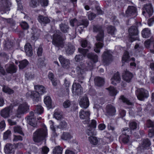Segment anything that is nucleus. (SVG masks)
Segmentation results:
<instances>
[{
  "label": "nucleus",
  "mask_w": 154,
  "mask_h": 154,
  "mask_svg": "<svg viewBox=\"0 0 154 154\" xmlns=\"http://www.w3.org/2000/svg\"><path fill=\"white\" fill-rule=\"evenodd\" d=\"M47 136L48 132L46 128H39L33 133L32 139L35 142L39 143L43 140Z\"/></svg>",
  "instance_id": "obj_1"
},
{
  "label": "nucleus",
  "mask_w": 154,
  "mask_h": 154,
  "mask_svg": "<svg viewBox=\"0 0 154 154\" xmlns=\"http://www.w3.org/2000/svg\"><path fill=\"white\" fill-rule=\"evenodd\" d=\"M52 43L55 47L62 48L64 46L62 40V33L59 30L56 31L53 36Z\"/></svg>",
  "instance_id": "obj_2"
},
{
  "label": "nucleus",
  "mask_w": 154,
  "mask_h": 154,
  "mask_svg": "<svg viewBox=\"0 0 154 154\" xmlns=\"http://www.w3.org/2000/svg\"><path fill=\"white\" fill-rule=\"evenodd\" d=\"M93 68L91 62L89 61L86 63L82 62L80 65L76 68L77 72L79 75L82 74L85 71L91 70Z\"/></svg>",
  "instance_id": "obj_3"
},
{
  "label": "nucleus",
  "mask_w": 154,
  "mask_h": 154,
  "mask_svg": "<svg viewBox=\"0 0 154 154\" xmlns=\"http://www.w3.org/2000/svg\"><path fill=\"white\" fill-rule=\"evenodd\" d=\"M128 32L131 42L136 40H139L138 36V31L136 26H133L131 27L128 29Z\"/></svg>",
  "instance_id": "obj_4"
},
{
  "label": "nucleus",
  "mask_w": 154,
  "mask_h": 154,
  "mask_svg": "<svg viewBox=\"0 0 154 154\" xmlns=\"http://www.w3.org/2000/svg\"><path fill=\"white\" fill-rule=\"evenodd\" d=\"M12 3L10 0H0V11L4 13L10 10Z\"/></svg>",
  "instance_id": "obj_5"
},
{
  "label": "nucleus",
  "mask_w": 154,
  "mask_h": 154,
  "mask_svg": "<svg viewBox=\"0 0 154 154\" xmlns=\"http://www.w3.org/2000/svg\"><path fill=\"white\" fill-rule=\"evenodd\" d=\"M112 52L110 50L104 51L102 55L103 61L106 65H108L112 60Z\"/></svg>",
  "instance_id": "obj_6"
},
{
  "label": "nucleus",
  "mask_w": 154,
  "mask_h": 154,
  "mask_svg": "<svg viewBox=\"0 0 154 154\" xmlns=\"http://www.w3.org/2000/svg\"><path fill=\"white\" fill-rule=\"evenodd\" d=\"M29 110V106L26 103L20 104L18 107L16 113L17 117H20V115L26 113Z\"/></svg>",
  "instance_id": "obj_7"
},
{
  "label": "nucleus",
  "mask_w": 154,
  "mask_h": 154,
  "mask_svg": "<svg viewBox=\"0 0 154 154\" xmlns=\"http://www.w3.org/2000/svg\"><path fill=\"white\" fill-rule=\"evenodd\" d=\"M93 31L94 32H99L97 37V40L98 41H102L104 36L103 30L102 26L99 25H94L93 26Z\"/></svg>",
  "instance_id": "obj_8"
},
{
  "label": "nucleus",
  "mask_w": 154,
  "mask_h": 154,
  "mask_svg": "<svg viewBox=\"0 0 154 154\" xmlns=\"http://www.w3.org/2000/svg\"><path fill=\"white\" fill-rule=\"evenodd\" d=\"M90 112L84 110H81L79 112V116L80 118L82 119H85L83 122L84 124L88 123L89 119Z\"/></svg>",
  "instance_id": "obj_9"
},
{
  "label": "nucleus",
  "mask_w": 154,
  "mask_h": 154,
  "mask_svg": "<svg viewBox=\"0 0 154 154\" xmlns=\"http://www.w3.org/2000/svg\"><path fill=\"white\" fill-rule=\"evenodd\" d=\"M137 9L134 6H129L126 11L125 15L126 17H134L137 15Z\"/></svg>",
  "instance_id": "obj_10"
},
{
  "label": "nucleus",
  "mask_w": 154,
  "mask_h": 154,
  "mask_svg": "<svg viewBox=\"0 0 154 154\" xmlns=\"http://www.w3.org/2000/svg\"><path fill=\"white\" fill-rule=\"evenodd\" d=\"M138 93L137 94V97L138 100H143L149 96L148 91L143 88H141L138 90Z\"/></svg>",
  "instance_id": "obj_11"
},
{
  "label": "nucleus",
  "mask_w": 154,
  "mask_h": 154,
  "mask_svg": "<svg viewBox=\"0 0 154 154\" xmlns=\"http://www.w3.org/2000/svg\"><path fill=\"white\" fill-rule=\"evenodd\" d=\"M72 92L75 93L79 95L82 93V90L81 85L79 83L74 82L72 86Z\"/></svg>",
  "instance_id": "obj_12"
},
{
  "label": "nucleus",
  "mask_w": 154,
  "mask_h": 154,
  "mask_svg": "<svg viewBox=\"0 0 154 154\" xmlns=\"http://www.w3.org/2000/svg\"><path fill=\"white\" fill-rule=\"evenodd\" d=\"M147 125L148 128H151L149 131L148 136L150 137L154 136V121H152L150 119L147 121Z\"/></svg>",
  "instance_id": "obj_13"
},
{
  "label": "nucleus",
  "mask_w": 154,
  "mask_h": 154,
  "mask_svg": "<svg viewBox=\"0 0 154 154\" xmlns=\"http://www.w3.org/2000/svg\"><path fill=\"white\" fill-rule=\"evenodd\" d=\"M15 146L11 143L7 144L4 150L6 154H14L15 150Z\"/></svg>",
  "instance_id": "obj_14"
},
{
  "label": "nucleus",
  "mask_w": 154,
  "mask_h": 154,
  "mask_svg": "<svg viewBox=\"0 0 154 154\" xmlns=\"http://www.w3.org/2000/svg\"><path fill=\"white\" fill-rule=\"evenodd\" d=\"M143 11L142 12V14L145 15L146 11V13L149 14V16L152 15L153 13V10L150 4H146L144 5L143 8Z\"/></svg>",
  "instance_id": "obj_15"
},
{
  "label": "nucleus",
  "mask_w": 154,
  "mask_h": 154,
  "mask_svg": "<svg viewBox=\"0 0 154 154\" xmlns=\"http://www.w3.org/2000/svg\"><path fill=\"white\" fill-rule=\"evenodd\" d=\"M116 110L115 107L111 104L108 105L106 107V115L108 116L115 115Z\"/></svg>",
  "instance_id": "obj_16"
},
{
  "label": "nucleus",
  "mask_w": 154,
  "mask_h": 154,
  "mask_svg": "<svg viewBox=\"0 0 154 154\" xmlns=\"http://www.w3.org/2000/svg\"><path fill=\"white\" fill-rule=\"evenodd\" d=\"M121 80L120 75L119 72L114 74L111 79V83L116 85L117 83H119Z\"/></svg>",
  "instance_id": "obj_17"
},
{
  "label": "nucleus",
  "mask_w": 154,
  "mask_h": 154,
  "mask_svg": "<svg viewBox=\"0 0 154 154\" xmlns=\"http://www.w3.org/2000/svg\"><path fill=\"white\" fill-rule=\"evenodd\" d=\"M79 104L82 107L85 109L87 108L88 107L89 104L88 97L86 96L83 97L80 100Z\"/></svg>",
  "instance_id": "obj_18"
},
{
  "label": "nucleus",
  "mask_w": 154,
  "mask_h": 154,
  "mask_svg": "<svg viewBox=\"0 0 154 154\" xmlns=\"http://www.w3.org/2000/svg\"><path fill=\"white\" fill-rule=\"evenodd\" d=\"M59 60L63 68H68L69 67L70 62L69 60L65 59L62 56H60Z\"/></svg>",
  "instance_id": "obj_19"
},
{
  "label": "nucleus",
  "mask_w": 154,
  "mask_h": 154,
  "mask_svg": "<svg viewBox=\"0 0 154 154\" xmlns=\"http://www.w3.org/2000/svg\"><path fill=\"white\" fill-rule=\"evenodd\" d=\"M34 113L33 112H31L29 116L27 118V122L31 125L34 127L35 126V119L33 117Z\"/></svg>",
  "instance_id": "obj_20"
},
{
  "label": "nucleus",
  "mask_w": 154,
  "mask_h": 154,
  "mask_svg": "<svg viewBox=\"0 0 154 154\" xmlns=\"http://www.w3.org/2000/svg\"><path fill=\"white\" fill-rule=\"evenodd\" d=\"M11 109L12 107L11 106L5 108L1 111V116L5 118L8 117L9 116L10 112Z\"/></svg>",
  "instance_id": "obj_21"
},
{
  "label": "nucleus",
  "mask_w": 154,
  "mask_h": 154,
  "mask_svg": "<svg viewBox=\"0 0 154 154\" xmlns=\"http://www.w3.org/2000/svg\"><path fill=\"white\" fill-rule=\"evenodd\" d=\"M38 20L42 24H46L50 22V19L48 17L40 15L38 16Z\"/></svg>",
  "instance_id": "obj_22"
},
{
  "label": "nucleus",
  "mask_w": 154,
  "mask_h": 154,
  "mask_svg": "<svg viewBox=\"0 0 154 154\" xmlns=\"http://www.w3.org/2000/svg\"><path fill=\"white\" fill-rule=\"evenodd\" d=\"M6 72L9 73H13L16 72L17 68L14 64H10L5 66Z\"/></svg>",
  "instance_id": "obj_23"
},
{
  "label": "nucleus",
  "mask_w": 154,
  "mask_h": 154,
  "mask_svg": "<svg viewBox=\"0 0 154 154\" xmlns=\"http://www.w3.org/2000/svg\"><path fill=\"white\" fill-rule=\"evenodd\" d=\"M132 77V74L127 70L125 71V72L122 75L123 80L128 82H130Z\"/></svg>",
  "instance_id": "obj_24"
},
{
  "label": "nucleus",
  "mask_w": 154,
  "mask_h": 154,
  "mask_svg": "<svg viewBox=\"0 0 154 154\" xmlns=\"http://www.w3.org/2000/svg\"><path fill=\"white\" fill-rule=\"evenodd\" d=\"M141 146L143 148L147 149L151 145V141L148 138L144 139L141 140Z\"/></svg>",
  "instance_id": "obj_25"
},
{
  "label": "nucleus",
  "mask_w": 154,
  "mask_h": 154,
  "mask_svg": "<svg viewBox=\"0 0 154 154\" xmlns=\"http://www.w3.org/2000/svg\"><path fill=\"white\" fill-rule=\"evenodd\" d=\"M24 48L26 55L29 57L32 56L33 54V53L30 44L29 43L26 44Z\"/></svg>",
  "instance_id": "obj_26"
},
{
  "label": "nucleus",
  "mask_w": 154,
  "mask_h": 154,
  "mask_svg": "<svg viewBox=\"0 0 154 154\" xmlns=\"http://www.w3.org/2000/svg\"><path fill=\"white\" fill-rule=\"evenodd\" d=\"M66 53L68 54H72L75 50V47L70 43H68L65 47Z\"/></svg>",
  "instance_id": "obj_27"
},
{
  "label": "nucleus",
  "mask_w": 154,
  "mask_h": 154,
  "mask_svg": "<svg viewBox=\"0 0 154 154\" xmlns=\"http://www.w3.org/2000/svg\"><path fill=\"white\" fill-rule=\"evenodd\" d=\"M34 88L35 91L41 95L46 92L45 88L42 85H35Z\"/></svg>",
  "instance_id": "obj_28"
},
{
  "label": "nucleus",
  "mask_w": 154,
  "mask_h": 154,
  "mask_svg": "<svg viewBox=\"0 0 154 154\" xmlns=\"http://www.w3.org/2000/svg\"><path fill=\"white\" fill-rule=\"evenodd\" d=\"M94 81L95 85L99 87L103 86L104 83V79L99 77H96Z\"/></svg>",
  "instance_id": "obj_29"
},
{
  "label": "nucleus",
  "mask_w": 154,
  "mask_h": 154,
  "mask_svg": "<svg viewBox=\"0 0 154 154\" xmlns=\"http://www.w3.org/2000/svg\"><path fill=\"white\" fill-rule=\"evenodd\" d=\"M41 95L36 91L31 92L30 98H32L34 101L37 102L39 100V96Z\"/></svg>",
  "instance_id": "obj_30"
},
{
  "label": "nucleus",
  "mask_w": 154,
  "mask_h": 154,
  "mask_svg": "<svg viewBox=\"0 0 154 154\" xmlns=\"http://www.w3.org/2000/svg\"><path fill=\"white\" fill-rule=\"evenodd\" d=\"M88 24V22L87 19L82 20L80 22L77 24L78 28H82V29L85 27H86Z\"/></svg>",
  "instance_id": "obj_31"
},
{
  "label": "nucleus",
  "mask_w": 154,
  "mask_h": 154,
  "mask_svg": "<svg viewBox=\"0 0 154 154\" xmlns=\"http://www.w3.org/2000/svg\"><path fill=\"white\" fill-rule=\"evenodd\" d=\"M60 28L61 30L64 33H67L69 30V27L65 23H61L60 25Z\"/></svg>",
  "instance_id": "obj_32"
},
{
  "label": "nucleus",
  "mask_w": 154,
  "mask_h": 154,
  "mask_svg": "<svg viewBox=\"0 0 154 154\" xmlns=\"http://www.w3.org/2000/svg\"><path fill=\"white\" fill-rule=\"evenodd\" d=\"M129 57L130 56L129 53L127 51H125V52L122 58V66L124 65L125 62H126L128 61Z\"/></svg>",
  "instance_id": "obj_33"
},
{
  "label": "nucleus",
  "mask_w": 154,
  "mask_h": 154,
  "mask_svg": "<svg viewBox=\"0 0 154 154\" xmlns=\"http://www.w3.org/2000/svg\"><path fill=\"white\" fill-rule=\"evenodd\" d=\"M142 35L143 38H148L151 35L150 31L148 28H145L142 30Z\"/></svg>",
  "instance_id": "obj_34"
},
{
  "label": "nucleus",
  "mask_w": 154,
  "mask_h": 154,
  "mask_svg": "<svg viewBox=\"0 0 154 154\" xmlns=\"http://www.w3.org/2000/svg\"><path fill=\"white\" fill-rule=\"evenodd\" d=\"M40 0H31L29 6L33 8H35L39 6Z\"/></svg>",
  "instance_id": "obj_35"
},
{
  "label": "nucleus",
  "mask_w": 154,
  "mask_h": 154,
  "mask_svg": "<svg viewBox=\"0 0 154 154\" xmlns=\"http://www.w3.org/2000/svg\"><path fill=\"white\" fill-rule=\"evenodd\" d=\"M44 102L49 108L51 107V100L49 96L46 97L44 99Z\"/></svg>",
  "instance_id": "obj_36"
},
{
  "label": "nucleus",
  "mask_w": 154,
  "mask_h": 154,
  "mask_svg": "<svg viewBox=\"0 0 154 154\" xmlns=\"http://www.w3.org/2000/svg\"><path fill=\"white\" fill-rule=\"evenodd\" d=\"M87 57L92 60L94 62H97L98 61L97 55L92 53H88L87 55Z\"/></svg>",
  "instance_id": "obj_37"
},
{
  "label": "nucleus",
  "mask_w": 154,
  "mask_h": 154,
  "mask_svg": "<svg viewBox=\"0 0 154 154\" xmlns=\"http://www.w3.org/2000/svg\"><path fill=\"white\" fill-rule=\"evenodd\" d=\"M106 89L108 91L109 94L111 96H115L117 93V91L113 87L110 86Z\"/></svg>",
  "instance_id": "obj_38"
},
{
  "label": "nucleus",
  "mask_w": 154,
  "mask_h": 154,
  "mask_svg": "<svg viewBox=\"0 0 154 154\" xmlns=\"http://www.w3.org/2000/svg\"><path fill=\"white\" fill-rule=\"evenodd\" d=\"M20 64L19 65L20 69H23L29 64V62L26 59L20 61L19 62Z\"/></svg>",
  "instance_id": "obj_39"
},
{
  "label": "nucleus",
  "mask_w": 154,
  "mask_h": 154,
  "mask_svg": "<svg viewBox=\"0 0 154 154\" xmlns=\"http://www.w3.org/2000/svg\"><path fill=\"white\" fill-rule=\"evenodd\" d=\"M88 139L91 143L93 145H96L98 143V139L95 137L90 136L88 137Z\"/></svg>",
  "instance_id": "obj_40"
},
{
  "label": "nucleus",
  "mask_w": 154,
  "mask_h": 154,
  "mask_svg": "<svg viewBox=\"0 0 154 154\" xmlns=\"http://www.w3.org/2000/svg\"><path fill=\"white\" fill-rule=\"evenodd\" d=\"M34 111L35 113L41 114L43 112L44 109L41 106L38 105L35 106Z\"/></svg>",
  "instance_id": "obj_41"
},
{
  "label": "nucleus",
  "mask_w": 154,
  "mask_h": 154,
  "mask_svg": "<svg viewBox=\"0 0 154 154\" xmlns=\"http://www.w3.org/2000/svg\"><path fill=\"white\" fill-rule=\"evenodd\" d=\"M107 31L108 33L113 35H114L116 29L115 27L112 26H109L107 28Z\"/></svg>",
  "instance_id": "obj_42"
},
{
  "label": "nucleus",
  "mask_w": 154,
  "mask_h": 154,
  "mask_svg": "<svg viewBox=\"0 0 154 154\" xmlns=\"http://www.w3.org/2000/svg\"><path fill=\"white\" fill-rule=\"evenodd\" d=\"M2 91L4 92L9 94H11L14 93V91L13 90L5 85L2 86Z\"/></svg>",
  "instance_id": "obj_43"
},
{
  "label": "nucleus",
  "mask_w": 154,
  "mask_h": 154,
  "mask_svg": "<svg viewBox=\"0 0 154 154\" xmlns=\"http://www.w3.org/2000/svg\"><path fill=\"white\" fill-rule=\"evenodd\" d=\"M103 45L102 43L100 42H98L95 44V47L94 50V51L97 53H99L100 52V49L103 47Z\"/></svg>",
  "instance_id": "obj_44"
},
{
  "label": "nucleus",
  "mask_w": 154,
  "mask_h": 154,
  "mask_svg": "<svg viewBox=\"0 0 154 154\" xmlns=\"http://www.w3.org/2000/svg\"><path fill=\"white\" fill-rule=\"evenodd\" d=\"M63 150V148L60 146H56L54 149L53 154H62Z\"/></svg>",
  "instance_id": "obj_45"
},
{
  "label": "nucleus",
  "mask_w": 154,
  "mask_h": 154,
  "mask_svg": "<svg viewBox=\"0 0 154 154\" xmlns=\"http://www.w3.org/2000/svg\"><path fill=\"white\" fill-rule=\"evenodd\" d=\"M129 127L132 130H136L138 129L139 125L137 124L134 121L131 122L129 124Z\"/></svg>",
  "instance_id": "obj_46"
},
{
  "label": "nucleus",
  "mask_w": 154,
  "mask_h": 154,
  "mask_svg": "<svg viewBox=\"0 0 154 154\" xmlns=\"http://www.w3.org/2000/svg\"><path fill=\"white\" fill-rule=\"evenodd\" d=\"M14 132L17 133L19 134L24 135V134L22 131V128L19 126H15L14 128Z\"/></svg>",
  "instance_id": "obj_47"
},
{
  "label": "nucleus",
  "mask_w": 154,
  "mask_h": 154,
  "mask_svg": "<svg viewBox=\"0 0 154 154\" xmlns=\"http://www.w3.org/2000/svg\"><path fill=\"white\" fill-rule=\"evenodd\" d=\"M78 51L82 54V55L83 57H85L87 56V53L88 51V49L79 48L78 49Z\"/></svg>",
  "instance_id": "obj_48"
},
{
  "label": "nucleus",
  "mask_w": 154,
  "mask_h": 154,
  "mask_svg": "<svg viewBox=\"0 0 154 154\" xmlns=\"http://www.w3.org/2000/svg\"><path fill=\"white\" fill-rule=\"evenodd\" d=\"M5 21L8 23H10L11 25V27L13 28L14 30H15L17 28V27L15 26V23L13 21V20L12 19H5Z\"/></svg>",
  "instance_id": "obj_49"
},
{
  "label": "nucleus",
  "mask_w": 154,
  "mask_h": 154,
  "mask_svg": "<svg viewBox=\"0 0 154 154\" xmlns=\"http://www.w3.org/2000/svg\"><path fill=\"white\" fill-rule=\"evenodd\" d=\"M72 137V136L68 133H64L62 137V139L65 140L70 139Z\"/></svg>",
  "instance_id": "obj_50"
},
{
  "label": "nucleus",
  "mask_w": 154,
  "mask_h": 154,
  "mask_svg": "<svg viewBox=\"0 0 154 154\" xmlns=\"http://www.w3.org/2000/svg\"><path fill=\"white\" fill-rule=\"evenodd\" d=\"M81 46L83 48L88 47V48L90 49L91 48L90 43L86 40H83L81 41Z\"/></svg>",
  "instance_id": "obj_51"
},
{
  "label": "nucleus",
  "mask_w": 154,
  "mask_h": 154,
  "mask_svg": "<svg viewBox=\"0 0 154 154\" xmlns=\"http://www.w3.org/2000/svg\"><path fill=\"white\" fill-rule=\"evenodd\" d=\"M45 59L44 57L39 58L38 59L37 65L39 67H41L42 66L45 65L44 63Z\"/></svg>",
  "instance_id": "obj_52"
},
{
  "label": "nucleus",
  "mask_w": 154,
  "mask_h": 154,
  "mask_svg": "<svg viewBox=\"0 0 154 154\" xmlns=\"http://www.w3.org/2000/svg\"><path fill=\"white\" fill-rule=\"evenodd\" d=\"M62 113L60 111H55L54 114V117L57 120H59L62 117Z\"/></svg>",
  "instance_id": "obj_53"
},
{
  "label": "nucleus",
  "mask_w": 154,
  "mask_h": 154,
  "mask_svg": "<svg viewBox=\"0 0 154 154\" xmlns=\"http://www.w3.org/2000/svg\"><path fill=\"white\" fill-rule=\"evenodd\" d=\"M94 128H90L88 127V130L87 131V134L89 136H92L95 135L96 133L94 132Z\"/></svg>",
  "instance_id": "obj_54"
},
{
  "label": "nucleus",
  "mask_w": 154,
  "mask_h": 154,
  "mask_svg": "<svg viewBox=\"0 0 154 154\" xmlns=\"http://www.w3.org/2000/svg\"><path fill=\"white\" fill-rule=\"evenodd\" d=\"M13 45V43L8 41L6 42L4 48L5 50L10 49L12 48Z\"/></svg>",
  "instance_id": "obj_55"
},
{
  "label": "nucleus",
  "mask_w": 154,
  "mask_h": 154,
  "mask_svg": "<svg viewBox=\"0 0 154 154\" xmlns=\"http://www.w3.org/2000/svg\"><path fill=\"white\" fill-rule=\"evenodd\" d=\"M11 132L8 130L4 133L3 138L4 140H7L11 136Z\"/></svg>",
  "instance_id": "obj_56"
},
{
  "label": "nucleus",
  "mask_w": 154,
  "mask_h": 154,
  "mask_svg": "<svg viewBox=\"0 0 154 154\" xmlns=\"http://www.w3.org/2000/svg\"><path fill=\"white\" fill-rule=\"evenodd\" d=\"M20 25L22 29L24 30H27L29 28L28 24L25 21L22 22L20 23Z\"/></svg>",
  "instance_id": "obj_57"
},
{
  "label": "nucleus",
  "mask_w": 154,
  "mask_h": 154,
  "mask_svg": "<svg viewBox=\"0 0 154 154\" xmlns=\"http://www.w3.org/2000/svg\"><path fill=\"white\" fill-rule=\"evenodd\" d=\"M74 59L75 61L79 62L83 60V57L82 55L78 54L75 56Z\"/></svg>",
  "instance_id": "obj_58"
},
{
  "label": "nucleus",
  "mask_w": 154,
  "mask_h": 154,
  "mask_svg": "<svg viewBox=\"0 0 154 154\" xmlns=\"http://www.w3.org/2000/svg\"><path fill=\"white\" fill-rule=\"evenodd\" d=\"M66 123L64 121L61 122L59 125L58 126V128L60 129L65 128L66 126Z\"/></svg>",
  "instance_id": "obj_59"
},
{
  "label": "nucleus",
  "mask_w": 154,
  "mask_h": 154,
  "mask_svg": "<svg viewBox=\"0 0 154 154\" xmlns=\"http://www.w3.org/2000/svg\"><path fill=\"white\" fill-rule=\"evenodd\" d=\"M120 137L122 138V141L125 143H127L129 141V137L128 135H125V137H124L123 135H122L120 136Z\"/></svg>",
  "instance_id": "obj_60"
},
{
  "label": "nucleus",
  "mask_w": 154,
  "mask_h": 154,
  "mask_svg": "<svg viewBox=\"0 0 154 154\" xmlns=\"http://www.w3.org/2000/svg\"><path fill=\"white\" fill-rule=\"evenodd\" d=\"M17 3L18 8L17 10L21 11L23 10V7L22 5V3L20 0H16Z\"/></svg>",
  "instance_id": "obj_61"
},
{
  "label": "nucleus",
  "mask_w": 154,
  "mask_h": 154,
  "mask_svg": "<svg viewBox=\"0 0 154 154\" xmlns=\"http://www.w3.org/2000/svg\"><path fill=\"white\" fill-rule=\"evenodd\" d=\"M49 151V149L46 146L42 148L41 153L42 154H47Z\"/></svg>",
  "instance_id": "obj_62"
},
{
  "label": "nucleus",
  "mask_w": 154,
  "mask_h": 154,
  "mask_svg": "<svg viewBox=\"0 0 154 154\" xmlns=\"http://www.w3.org/2000/svg\"><path fill=\"white\" fill-rule=\"evenodd\" d=\"M96 120L94 119L92 120L91 124L89 125L88 127L90 128H95L96 127Z\"/></svg>",
  "instance_id": "obj_63"
},
{
  "label": "nucleus",
  "mask_w": 154,
  "mask_h": 154,
  "mask_svg": "<svg viewBox=\"0 0 154 154\" xmlns=\"http://www.w3.org/2000/svg\"><path fill=\"white\" fill-rule=\"evenodd\" d=\"M152 44H153V41H152L151 39H148L145 42L144 45L146 48H149V45Z\"/></svg>",
  "instance_id": "obj_64"
}]
</instances>
